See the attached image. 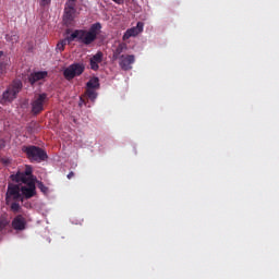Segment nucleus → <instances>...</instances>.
<instances>
[{
  "instance_id": "nucleus-1",
  "label": "nucleus",
  "mask_w": 279,
  "mask_h": 279,
  "mask_svg": "<svg viewBox=\"0 0 279 279\" xmlns=\"http://www.w3.org/2000/svg\"><path fill=\"white\" fill-rule=\"evenodd\" d=\"M33 170L31 166H26L23 172L12 174L13 182H21V186L9 184L7 191V204L11 202H23V199H32L36 195V179L32 174Z\"/></svg>"
},
{
  "instance_id": "nucleus-2",
  "label": "nucleus",
  "mask_w": 279,
  "mask_h": 279,
  "mask_svg": "<svg viewBox=\"0 0 279 279\" xmlns=\"http://www.w3.org/2000/svg\"><path fill=\"white\" fill-rule=\"evenodd\" d=\"M101 32V23H95L90 26L89 31H75L69 36V40H80L84 45L95 43L97 36Z\"/></svg>"
},
{
  "instance_id": "nucleus-3",
  "label": "nucleus",
  "mask_w": 279,
  "mask_h": 279,
  "mask_svg": "<svg viewBox=\"0 0 279 279\" xmlns=\"http://www.w3.org/2000/svg\"><path fill=\"white\" fill-rule=\"evenodd\" d=\"M24 154L27 155V158L29 160L35 162H43L44 160H47V153L43 150V148L36 147V146H28L23 147Z\"/></svg>"
},
{
  "instance_id": "nucleus-4",
  "label": "nucleus",
  "mask_w": 279,
  "mask_h": 279,
  "mask_svg": "<svg viewBox=\"0 0 279 279\" xmlns=\"http://www.w3.org/2000/svg\"><path fill=\"white\" fill-rule=\"evenodd\" d=\"M23 83L21 81H14L7 90L2 94L3 101H14L16 96L21 93Z\"/></svg>"
},
{
  "instance_id": "nucleus-5",
  "label": "nucleus",
  "mask_w": 279,
  "mask_h": 279,
  "mask_svg": "<svg viewBox=\"0 0 279 279\" xmlns=\"http://www.w3.org/2000/svg\"><path fill=\"white\" fill-rule=\"evenodd\" d=\"M77 9H75V0H68L64 8L63 22L65 25L73 23Z\"/></svg>"
},
{
  "instance_id": "nucleus-6",
  "label": "nucleus",
  "mask_w": 279,
  "mask_h": 279,
  "mask_svg": "<svg viewBox=\"0 0 279 279\" xmlns=\"http://www.w3.org/2000/svg\"><path fill=\"white\" fill-rule=\"evenodd\" d=\"M84 69H86L84 63H74L64 69L63 75L65 80H73V77L82 75V73H84Z\"/></svg>"
},
{
  "instance_id": "nucleus-7",
  "label": "nucleus",
  "mask_w": 279,
  "mask_h": 279,
  "mask_svg": "<svg viewBox=\"0 0 279 279\" xmlns=\"http://www.w3.org/2000/svg\"><path fill=\"white\" fill-rule=\"evenodd\" d=\"M45 104H47V94L36 95L32 101V112L38 114L45 110Z\"/></svg>"
},
{
  "instance_id": "nucleus-8",
  "label": "nucleus",
  "mask_w": 279,
  "mask_h": 279,
  "mask_svg": "<svg viewBox=\"0 0 279 279\" xmlns=\"http://www.w3.org/2000/svg\"><path fill=\"white\" fill-rule=\"evenodd\" d=\"M96 88H99V78L93 77L87 82V90L86 96L90 101H95L97 99V92Z\"/></svg>"
},
{
  "instance_id": "nucleus-9",
  "label": "nucleus",
  "mask_w": 279,
  "mask_h": 279,
  "mask_svg": "<svg viewBox=\"0 0 279 279\" xmlns=\"http://www.w3.org/2000/svg\"><path fill=\"white\" fill-rule=\"evenodd\" d=\"M135 62L134 54H126L120 57V66L123 71H130L132 69V64Z\"/></svg>"
},
{
  "instance_id": "nucleus-10",
  "label": "nucleus",
  "mask_w": 279,
  "mask_h": 279,
  "mask_svg": "<svg viewBox=\"0 0 279 279\" xmlns=\"http://www.w3.org/2000/svg\"><path fill=\"white\" fill-rule=\"evenodd\" d=\"M144 24L143 22H138L135 27L129 28L124 35H123V40H129V38H132L134 36H138L141 32H143Z\"/></svg>"
},
{
  "instance_id": "nucleus-11",
  "label": "nucleus",
  "mask_w": 279,
  "mask_h": 279,
  "mask_svg": "<svg viewBox=\"0 0 279 279\" xmlns=\"http://www.w3.org/2000/svg\"><path fill=\"white\" fill-rule=\"evenodd\" d=\"M102 61H104V52L99 51L90 58L89 60L90 69L93 71H97L99 69V64H101Z\"/></svg>"
},
{
  "instance_id": "nucleus-12",
  "label": "nucleus",
  "mask_w": 279,
  "mask_h": 279,
  "mask_svg": "<svg viewBox=\"0 0 279 279\" xmlns=\"http://www.w3.org/2000/svg\"><path fill=\"white\" fill-rule=\"evenodd\" d=\"M47 71L35 72L29 75L28 80L31 84H36V82H40V80H45L47 77Z\"/></svg>"
},
{
  "instance_id": "nucleus-13",
  "label": "nucleus",
  "mask_w": 279,
  "mask_h": 279,
  "mask_svg": "<svg viewBox=\"0 0 279 279\" xmlns=\"http://www.w3.org/2000/svg\"><path fill=\"white\" fill-rule=\"evenodd\" d=\"M12 227L14 230H25V218L23 216H17L12 221Z\"/></svg>"
},
{
  "instance_id": "nucleus-14",
  "label": "nucleus",
  "mask_w": 279,
  "mask_h": 279,
  "mask_svg": "<svg viewBox=\"0 0 279 279\" xmlns=\"http://www.w3.org/2000/svg\"><path fill=\"white\" fill-rule=\"evenodd\" d=\"M8 69H10V58L3 57L0 61V75L8 73Z\"/></svg>"
},
{
  "instance_id": "nucleus-15",
  "label": "nucleus",
  "mask_w": 279,
  "mask_h": 279,
  "mask_svg": "<svg viewBox=\"0 0 279 279\" xmlns=\"http://www.w3.org/2000/svg\"><path fill=\"white\" fill-rule=\"evenodd\" d=\"M124 49H128V46L125 44H119V46L113 51L114 60H119V57L121 56V53H123Z\"/></svg>"
},
{
  "instance_id": "nucleus-16",
  "label": "nucleus",
  "mask_w": 279,
  "mask_h": 279,
  "mask_svg": "<svg viewBox=\"0 0 279 279\" xmlns=\"http://www.w3.org/2000/svg\"><path fill=\"white\" fill-rule=\"evenodd\" d=\"M68 43H73V40H70L69 37L66 39H63L57 44V51H64V47H66Z\"/></svg>"
},
{
  "instance_id": "nucleus-17",
  "label": "nucleus",
  "mask_w": 279,
  "mask_h": 279,
  "mask_svg": "<svg viewBox=\"0 0 279 279\" xmlns=\"http://www.w3.org/2000/svg\"><path fill=\"white\" fill-rule=\"evenodd\" d=\"M5 39L8 40V43H12V45H14V43L19 40V35L14 33H10L5 36Z\"/></svg>"
},
{
  "instance_id": "nucleus-18",
  "label": "nucleus",
  "mask_w": 279,
  "mask_h": 279,
  "mask_svg": "<svg viewBox=\"0 0 279 279\" xmlns=\"http://www.w3.org/2000/svg\"><path fill=\"white\" fill-rule=\"evenodd\" d=\"M11 210L13 213H20L21 211V205L19 203H12L11 204Z\"/></svg>"
},
{
  "instance_id": "nucleus-19",
  "label": "nucleus",
  "mask_w": 279,
  "mask_h": 279,
  "mask_svg": "<svg viewBox=\"0 0 279 279\" xmlns=\"http://www.w3.org/2000/svg\"><path fill=\"white\" fill-rule=\"evenodd\" d=\"M38 189H40L41 193H47V191H48L47 186H45V184H43V182L38 183Z\"/></svg>"
},
{
  "instance_id": "nucleus-20",
  "label": "nucleus",
  "mask_w": 279,
  "mask_h": 279,
  "mask_svg": "<svg viewBox=\"0 0 279 279\" xmlns=\"http://www.w3.org/2000/svg\"><path fill=\"white\" fill-rule=\"evenodd\" d=\"M8 226V220L5 219H0V232Z\"/></svg>"
},
{
  "instance_id": "nucleus-21",
  "label": "nucleus",
  "mask_w": 279,
  "mask_h": 279,
  "mask_svg": "<svg viewBox=\"0 0 279 279\" xmlns=\"http://www.w3.org/2000/svg\"><path fill=\"white\" fill-rule=\"evenodd\" d=\"M51 3V0H41V5H49Z\"/></svg>"
},
{
  "instance_id": "nucleus-22",
  "label": "nucleus",
  "mask_w": 279,
  "mask_h": 279,
  "mask_svg": "<svg viewBox=\"0 0 279 279\" xmlns=\"http://www.w3.org/2000/svg\"><path fill=\"white\" fill-rule=\"evenodd\" d=\"M73 175H74V173H73V172H70V173L68 174V180H71V179L73 178Z\"/></svg>"
},
{
  "instance_id": "nucleus-23",
  "label": "nucleus",
  "mask_w": 279,
  "mask_h": 279,
  "mask_svg": "<svg viewBox=\"0 0 279 279\" xmlns=\"http://www.w3.org/2000/svg\"><path fill=\"white\" fill-rule=\"evenodd\" d=\"M3 57V51H0V58H2Z\"/></svg>"
}]
</instances>
